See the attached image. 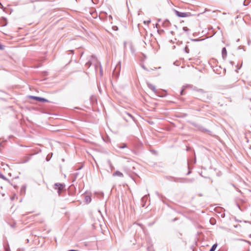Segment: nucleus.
<instances>
[{"mask_svg": "<svg viewBox=\"0 0 251 251\" xmlns=\"http://www.w3.org/2000/svg\"><path fill=\"white\" fill-rule=\"evenodd\" d=\"M174 12H175L176 15L178 17H182V18L187 17L191 15V14L190 13L181 12L176 10H174Z\"/></svg>", "mask_w": 251, "mask_h": 251, "instance_id": "f257e3e1", "label": "nucleus"}, {"mask_svg": "<svg viewBox=\"0 0 251 251\" xmlns=\"http://www.w3.org/2000/svg\"><path fill=\"white\" fill-rule=\"evenodd\" d=\"M64 185L63 184L56 183L54 184V188L58 190V193L60 194L61 191L64 188Z\"/></svg>", "mask_w": 251, "mask_h": 251, "instance_id": "f03ea898", "label": "nucleus"}, {"mask_svg": "<svg viewBox=\"0 0 251 251\" xmlns=\"http://www.w3.org/2000/svg\"><path fill=\"white\" fill-rule=\"evenodd\" d=\"M32 99L35 100H38L40 102H47L48 100L44 98L39 97H35V96H31L30 97Z\"/></svg>", "mask_w": 251, "mask_h": 251, "instance_id": "7ed1b4c3", "label": "nucleus"}, {"mask_svg": "<svg viewBox=\"0 0 251 251\" xmlns=\"http://www.w3.org/2000/svg\"><path fill=\"white\" fill-rule=\"evenodd\" d=\"M147 85L151 90L153 92L156 93V88L155 86L149 82L147 83Z\"/></svg>", "mask_w": 251, "mask_h": 251, "instance_id": "20e7f679", "label": "nucleus"}, {"mask_svg": "<svg viewBox=\"0 0 251 251\" xmlns=\"http://www.w3.org/2000/svg\"><path fill=\"white\" fill-rule=\"evenodd\" d=\"M113 176H117L120 177H123L124 176V175L122 173L120 172V171H117L113 174Z\"/></svg>", "mask_w": 251, "mask_h": 251, "instance_id": "39448f33", "label": "nucleus"}, {"mask_svg": "<svg viewBox=\"0 0 251 251\" xmlns=\"http://www.w3.org/2000/svg\"><path fill=\"white\" fill-rule=\"evenodd\" d=\"M170 23L168 20H165L162 23V25L164 27H167L170 26Z\"/></svg>", "mask_w": 251, "mask_h": 251, "instance_id": "423d86ee", "label": "nucleus"}, {"mask_svg": "<svg viewBox=\"0 0 251 251\" xmlns=\"http://www.w3.org/2000/svg\"><path fill=\"white\" fill-rule=\"evenodd\" d=\"M223 58L225 59L227 56V51L225 48H223L222 50Z\"/></svg>", "mask_w": 251, "mask_h": 251, "instance_id": "0eeeda50", "label": "nucleus"}, {"mask_svg": "<svg viewBox=\"0 0 251 251\" xmlns=\"http://www.w3.org/2000/svg\"><path fill=\"white\" fill-rule=\"evenodd\" d=\"M217 244H214V245L212 246V247H211V248L210 249V251H215V249H216V248H217Z\"/></svg>", "mask_w": 251, "mask_h": 251, "instance_id": "6e6552de", "label": "nucleus"}, {"mask_svg": "<svg viewBox=\"0 0 251 251\" xmlns=\"http://www.w3.org/2000/svg\"><path fill=\"white\" fill-rule=\"evenodd\" d=\"M0 178H2V179L4 180H6V181H9V180L6 178L2 174H1L0 173Z\"/></svg>", "mask_w": 251, "mask_h": 251, "instance_id": "1a4fd4ad", "label": "nucleus"}, {"mask_svg": "<svg viewBox=\"0 0 251 251\" xmlns=\"http://www.w3.org/2000/svg\"><path fill=\"white\" fill-rule=\"evenodd\" d=\"M92 64V62L91 61H89L88 62L86 63V65L88 67H90L91 65Z\"/></svg>", "mask_w": 251, "mask_h": 251, "instance_id": "9d476101", "label": "nucleus"}, {"mask_svg": "<svg viewBox=\"0 0 251 251\" xmlns=\"http://www.w3.org/2000/svg\"><path fill=\"white\" fill-rule=\"evenodd\" d=\"M107 163L108 164V165L111 167V168H113V166L112 165V163H111V162L110 161V160H108L107 161Z\"/></svg>", "mask_w": 251, "mask_h": 251, "instance_id": "9b49d317", "label": "nucleus"}, {"mask_svg": "<svg viewBox=\"0 0 251 251\" xmlns=\"http://www.w3.org/2000/svg\"><path fill=\"white\" fill-rule=\"evenodd\" d=\"M86 201L89 202H90L91 201V198L90 197H86Z\"/></svg>", "mask_w": 251, "mask_h": 251, "instance_id": "f8f14e48", "label": "nucleus"}, {"mask_svg": "<svg viewBox=\"0 0 251 251\" xmlns=\"http://www.w3.org/2000/svg\"><path fill=\"white\" fill-rule=\"evenodd\" d=\"M185 51H186L187 53H188V52H189V50H188V47H185Z\"/></svg>", "mask_w": 251, "mask_h": 251, "instance_id": "ddd939ff", "label": "nucleus"}, {"mask_svg": "<svg viewBox=\"0 0 251 251\" xmlns=\"http://www.w3.org/2000/svg\"><path fill=\"white\" fill-rule=\"evenodd\" d=\"M183 29L184 31H186L188 30V29L187 28V27H184L183 28Z\"/></svg>", "mask_w": 251, "mask_h": 251, "instance_id": "4468645a", "label": "nucleus"}, {"mask_svg": "<svg viewBox=\"0 0 251 251\" xmlns=\"http://www.w3.org/2000/svg\"><path fill=\"white\" fill-rule=\"evenodd\" d=\"M127 115L129 117H130L131 118H132V119L133 118V117H132V115H131V114H130L129 113H127Z\"/></svg>", "mask_w": 251, "mask_h": 251, "instance_id": "2eb2a0df", "label": "nucleus"}, {"mask_svg": "<svg viewBox=\"0 0 251 251\" xmlns=\"http://www.w3.org/2000/svg\"><path fill=\"white\" fill-rule=\"evenodd\" d=\"M19 251H25V249H19Z\"/></svg>", "mask_w": 251, "mask_h": 251, "instance_id": "dca6fc26", "label": "nucleus"}, {"mask_svg": "<svg viewBox=\"0 0 251 251\" xmlns=\"http://www.w3.org/2000/svg\"><path fill=\"white\" fill-rule=\"evenodd\" d=\"M2 49H3V47L0 45V50H2Z\"/></svg>", "mask_w": 251, "mask_h": 251, "instance_id": "f3484780", "label": "nucleus"}, {"mask_svg": "<svg viewBox=\"0 0 251 251\" xmlns=\"http://www.w3.org/2000/svg\"><path fill=\"white\" fill-rule=\"evenodd\" d=\"M100 74L101 75H102L101 69H100Z\"/></svg>", "mask_w": 251, "mask_h": 251, "instance_id": "a211bd4d", "label": "nucleus"}, {"mask_svg": "<svg viewBox=\"0 0 251 251\" xmlns=\"http://www.w3.org/2000/svg\"><path fill=\"white\" fill-rule=\"evenodd\" d=\"M183 90H181V91L180 92V94L182 95H183Z\"/></svg>", "mask_w": 251, "mask_h": 251, "instance_id": "6ab92c4d", "label": "nucleus"}, {"mask_svg": "<svg viewBox=\"0 0 251 251\" xmlns=\"http://www.w3.org/2000/svg\"><path fill=\"white\" fill-rule=\"evenodd\" d=\"M109 18H110V19H112V16H111V15H110V16H109Z\"/></svg>", "mask_w": 251, "mask_h": 251, "instance_id": "aec40b11", "label": "nucleus"}, {"mask_svg": "<svg viewBox=\"0 0 251 251\" xmlns=\"http://www.w3.org/2000/svg\"><path fill=\"white\" fill-rule=\"evenodd\" d=\"M125 147V146H123V147H121V148H124Z\"/></svg>", "mask_w": 251, "mask_h": 251, "instance_id": "412c9836", "label": "nucleus"}, {"mask_svg": "<svg viewBox=\"0 0 251 251\" xmlns=\"http://www.w3.org/2000/svg\"><path fill=\"white\" fill-rule=\"evenodd\" d=\"M146 197H147V195L145 196L143 198V199H144L145 198H146Z\"/></svg>", "mask_w": 251, "mask_h": 251, "instance_id": "4be33fe9", "label": "nucleus"}, {"mask_svg": "<svg viewBox=\"0 0 251 251\" xmlns=\"http://www.w3.org/2000/svg\"><path fill=\"white\" fill-rule=\"evenodd\" d=\"M71 51L72 52H74V50H71Z\"/></svg>", "mask_w": 251, "mask_h": 251, "instance_id": "5701e85b", "label": "nucleus"}, {"mask_svg": "<svg viewBox=\"0 0 251 251\" xmlns=\"http://www.w3.org/2000/svg\"><path fill=\"white\" fill-rule=\"evenodd\" d=\"M230 63L232 64L233 62L231 61V62H230Z\"/></svg>", "mask_w": 251, "mask_h": 251, "instance_id": "b1692460", "label": "nucleus"}, {"mask_svg": "<svg viewBox=\"0 0 251 251\" xmlns=\"http://www.w3.org/2000/svg\"><path fill=\"white\" fill-rule=\"evenodd\" d=\"M29 240L28 239H27V242H28Z\"/></svg>", "mask_w": 251, "mask_h": 251, "instance_id": "393cba45", "label": "nucleus"}]
</instances>
